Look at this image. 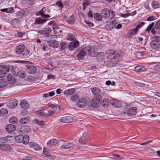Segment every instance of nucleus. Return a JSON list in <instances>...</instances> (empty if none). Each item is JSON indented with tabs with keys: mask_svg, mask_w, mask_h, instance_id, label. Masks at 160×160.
Segmentation results:
<instances>
[{
	"mask_svg": "<svg viewBox=\"0 0 160 160\" xmlns=\"http://www.w3.org/2000/svg\"><path fill=\"white\" fill-rule=\"evenodd\" d=\"M35 67L33 66L28 65L27 66L26 71L29 74H33L36 71Z\"/></svg>",
	"mask_w": 160,
	"mask_h": 160,
	"instance_id": "12",
	"label": "nucleus"
},
{
	"mask_svg": "<svg viewBox=\"0 0 160 160\" xmlns=\"http://www.w3.org/2000/svg\"><path fill=\"white\" fill-rule=\"evenodd\" d=\"M36 114L38 115L45 117L46 116V112H44L42 110H38L36 112Z\"/></svg>",
	"mask_w": 160,
	"mask_h": 160,
	"instance_id": "36",
	"label": "nucleus"
},
{
	"mask_svg": "<svg viewBox=\"0 0 160 160\" xmlns=\"http://www.w3.org/2000/svg\"><path fill=\"white\" fill-rule=\"evenodd\" d=\"M91 89L92 93L94 95H96L99 93L100 90L98 88H91Z\"/></svg>",
	"mask_w": 160,
	"mask_h": 160,
	"instance_id": "45",
	"label": "nucleus"
},
{
	"mask_svg": "<svg viewBox=\"0 0 160 160\" xmlns=\"http://www.w3.org/2000/svg\"><path fill=\"white\" fill-rule=\"evenodd\" d=\"M155 70L158 72H160V63L156 65L154 67Z\"/></svg>",
	"mask_w": 160,
	"mask_h": 160,
	"instance_id": "60",
	"label": "nucleus"
},
{
	"mask_svg": "<svg viewBox=\"0 0 160 160\" xmlns=\"http://www.w3.org/2000/svg\"><path fill=\"white\" fill-rule=\"evenodd\" d=\"M16 128V126L12 124H9L7 125L6 127V131L9 133L14 131Z\"/></svg>",
	"mask_w": 160,
	"mask_h": 160,
	"instance_id": "18",
	"label": "nucleus"
},
{
	"mask_svg": "<svg viewBox=\"0 0 160 160\" xmlns=\"http://www.w3.org/2000/svg\"><path fill=\"white\" fill-rule=\"evenodd\" d=\"M57 105H54L53 104H51L48 105V106L52 109L55 108L56 109H57Z\"/></svg>",
	"mask_w": 160,
	"mask_h": 160,
	"instance_id": "63",
	"label": "nucleus"
},
{
	"mask_svg": "<svg viewBox=\"0 0 160 160\" xmlns=\"http://www.w3.org/2000/svg\"><path fill=\"white\" fill-rule=\"evenodd\" d=\"M107 61L106 63V65L109 68L115 66L118 62V60L117 59H116L115 61H113V59Z\"/></svg>",
	"mask_w": 160,
	"mask_h": 160,
	"instance_id": "10",
	"label": "nucleus"
},
{
	"mask_svg": "<svg viewBox=\"0 0 160 160\" xmlns=\"http://www.w3.org/2000/svg\"><path fill=\"white\" fill-rule=\"evenodd\" d=\"M47 20L41 18H37L35 22V24H42L46 22Z\"/></svg>",
	"mask_w": 160,
	"mask_h": 160,
	"instance_id": "24",
	"label": "nucleus"
},
{
	"mask_svg": "<svg viewBox=\"0 0 160 160\" xmlns=\"http://www.w3.org/2000/svg\"><path fill=\"white\" fill-rule=\"evenodd\" d=\"M72 121V118L69 116H66L63 117L60 120V122L65 123H69Z\"/></svg>",
	"mask_w": 160,
	"mask_h": 160,
	"instance_id": "16",
	"label": "nucleus"
},
{
	"mask_svg": "<svg viewBox=\"0 0 160 160\" xmlns=\"http://www.w3.org/2000/svg\"><path fill=\"white\" fill-rule=\"evenodd\" d=\"M10 148V147L8 145L0 144V150H2L3 151L6 150V149Z\"/></svg>",
	"mask_w": 160,
	"mask_h": 160,
	"instance_id": "43",
	"label": "nucleus"
},
{
	"mask_svg": "<svg viewBox=\"0 0 160 160\" xmlns=\"http://www.w3.org/2000/svg\"><path fill=\"white\" fill-rule=\"evenodd\" d=\"M75 91V89L74 88H72L66 90L64 92V93L67 96H70L74 93Z\"/></svg>",
	"mask_w": 160,
	"mask_h": 160,
	"instance_id": "22",
	"label": "nucleus"
},
{
	"mask_svg": "<svg viewBox=\"0 0 160 160\" xmlns=\"http://www.w3.org/2000/svg\"><path fill=\"white\" fill-rule=\"evenodd\" d=\"M23 136L22 135L17 136L15 137L16 141L18 143L22 142H23Z\"/></svg>",
	"mask_w": 160,
	"mask_h": 160,
	"instance_id": "30",
	"label": "nucleus"
},
{
	"mask_svg": "<svg viewBox=\"0 0 160 160\" xmlns=\"http://www.w3.org/2000/svg\"><path fill=\"white\" fill-rule=\"evenodd\" d=\"M87 100L85 98H81L79 99L77 102V105L80 108H84L87 104Z\"/></svg>",
	"mask_w": 160,
	"mask_h": 160,
	"instance_id": "6",
	"label": "nucleus"
},
{
	"mask_svg": "<svg viewBox=\"0 0 160 160\" xmlns=\"http://www.w3.org/2000/svg\"><path fill=\"white\" fill-rule=\"evenodd\" d=\"M101 15L105 18H108L110 16L109 10L107 8L103 9L101 12Z\"/></svg>",
	"mask_w": 160,
	"mask_h": 160,
	"instance_id": "11",
	"label": "nucleus"
},
{
	"mask_svg": "<svg viewBox=\"0 0 160 160\" xmlns=\"http://www.w3.org/2000/svg\"><path fill=\"white\" fill-rule=\"evenodd\" d=\"M135 71L137 72H144L146 70V69L143 66H138L135 68Z\"/></svg>",
	"mask_w": 160,
	"mask_h": 160,
	"instance_id": "25",
	"label": "nucleus"
},
{
	"mask_svg": "<svg viewBox=\"0 0 160 160\" xmlns=\"http://www.w3.org/2000/svg\"><path fill=\"white\" fill-rule=\"evenodd\" d=\"M75 38V36L72 33L68 34L67 37V39L70 41L73 40Z\"/></svg>",
	"mask_w": 160,
	"mask_h": 160,
	"instance_id": "46",
	"label": "nucleus"
},
{
	"mask_svg": "<svg viewBox=\"0 0 160 160\" xmlns=\"http://www.w3.org/2000/svg\"><path fill=\"white\" fill-rule=\"evenodd\" d=\"M85 23L87 24L89 26L92 27L93 25V24L88 21H85Z\"/></svg>",
	"mask_w": 160,
	"mask_h": 160,
	"instance_id": "62",
	"label": "nucleus"
},
{
	"mask_svg": "<svg viewBox=\"0 0 160 160\" xmlns=\"http://www.w3.org/2000/svg\"><path fill=\"white\" fill-rule=\"evenodd\" d=\"M51 28L47 27L44 28L43 29L39 30L38 32L41 34L46 36L48 37L49 36V34L52 31Z\"/></svg>",
	"mask_w": 160,
	"mask_h": 160,
	"instance_id": "8",
	"label": "nucleus"
},
{
	"mask_svg": "<svg viewBox=\"0 0 160 160\" xmlns=\"http://www.w3.org/2000/svg\"><path fill=\"white\" fill-rule=\"evenodd\" d=\"M116 23L114 22H111L105 25V28L107 30L112 29L115 25Z\"/></svg>",
	"mask_w": 160,
	"mask_h": 160,
	"instance_id": "23",
	"label": "nucleus"
},
{
	"mask_svg": "<svg viewBox=\"0 0 160 160\" xmlns=\"http://www.w3.org/2000/svg\"><path fill=\"white\" fill-rule=\"evenodd\" d=\"M12 137L11 136H7L6 137H2L0 138V140L1 142L3 143H6L10 140V138H11Z\"/></svg>",
	"mask_w": 160,
	"mask_h": 160,
	"instance_id": "32",
	"label": "nucleus"
},
{
	"mask_svg": "<svg viewBox=\"0 0 160 160\" xmlns=\"http://www.w3.org/2000/svg\"><path fill=\"white\" fill-rule=\"evenodd\" d=\"M79 43L78 41L75 42H71L69 45L68 48L71 51H72L74 49L77 48L79 45Z\"/></svg>",
	"mask_w": 160,
	"mask_h": 160,
	"instance_id": "15",
	"label": "nucleus"
},
{
	"mask_svg": "<svg viewBox=\"0 0 160 160\" xmlns=\"http://www.w3.org/2000/svg\"><path fill=\"white\" fill-rule=\"evenodd\" d=\"M55 111L53 110H51L50 111H47L46 113V117H48L49 116H52V115L55 113Z\"/></svg>",
	"mask_w": 160,
	"mask_h": 160,
	"instance_id": "47",
	"label": "nucleus"
},
{
	"mask_svg": "<svg viewBox=\"0 0 160 160\" xmlns=\"http://www.w3.org/2000/svg\"><path fill=\"white\" fill-rule=\"evenodd\" d=\"M7 85V81L5 79L0 78V88H2L5 87Z\"/></svg>",
	"mask_w": 160,
	"mask_h": 160,
	"instance_id": "28",
	"label": "nucleus"
},
{
	"mask_svg": "<svg viewBox=\"0 0 160 160\" xmlns=\"http://www.w3.org/2000/svg\"><path fill=\"white\" fill-rule=\"evenodd\" d=\"M57 143V140L56 139H53L48 142L47 145L49 147H51L52 146L55 145Z\"/></svg>",
	"mask_w": 160,
	"mask_h": 160,
	"instance_id": "27",
	"label": "nucleus"
},
{
	"mask_svg": "<svg viewBox=\"0 0 160 160\" xmlns=\"http://www.w3.org/2000/svg\"><path fill=\"white\" fill-rule=\"evenodd\" d=\"M49 46L54 48H56L59 46L58 42L55 40H51L49 42Z\"/></svg>",
	"mask_w": 160,
	"mask_h": 160,
	"instance_id": "20",
	"label": "nucleus"
},
{
	"mask_svg": "<svg viewBox=\"0 0 160 160\" xmlns=\"http://www.w3.org/2000/svg\"><path fill=\"white\" fill-rule=\"evenodd\" d=\"M145 25V23L144 22H141L139 23L136 26V28H137V29L139 30L140 28H141L142 26Z\"/></svg>",
	"mask_w": 160,
	"mask_h": 160,
	"instance_id": "56",
	"label": "nucleus"
},
{
	"mask_svg": "<svg viewBox=\"0 0 160 160\" xmlns=\"http://www.w3.org/2000/svg\"><path fill=\"white\" fill-rule=\"evenodd\" d=\"M156 19L155 17L154 16H152L148 17L147 20L148 21H152Z\"/></svg>",
	"mask_w": 160,
	"mask_h": 160,
	"instance_id": "58",
	"label": "nucleus"
},
{
	"mask_svg": "<svg viewBox=\"0 0 160 160\" xmlns=\"http://www.w3.org/2000/svg\"><path fill=\"white\" fill-rule=\"evenodd\" d=\"M19 20L17 18H15L13 19L11 22V23L12 24H15L16 23H18L19 22Z\"/></svg>",
	"mask_w": 160,
	"mask_h": 160,
	"instance_id": "59",
	"label": "nucleus"
},
{
	"mask_svg": "<svg viewBox=\"0 0 160 160\" xmlns=\"http://www.w3.org/2000/svg\"><path fill=\"white\" fill-rule=\"evenodd\" d=\"M29 137L28 135H25L23 136V142L22 143L24 144H27L28 143L29 141Z\"/></svg>",
	"mask_w": 160,
	"mask_h": 160,
	"instance_id": "40",
	"label": "nucleus"
},
{
	"mask_svg": "<svg viewBox=\"0 0 160 160\" xmlns=\"http://www.w3.org/2000/svg\"><path fill=\"white\" fill-rule=\"evenodd\" d=\"M16 81L15 78L13 77L12 79L8 82V83L11 84H13L15 83Z\"/></svg>",
	"mask_w": 160,
	"mask_h": 160,
	"instance_id": "61",
	"label": "nucleus"
},
{
	"mask_svg": "<svg viewBox=\"0 0 160 160\" xmlns=\"http://www.w3.org/2000/svg\"><path fill=\"white\" fill-rule=\"evenodd\" d=\"M18 119L16 117H13L9 119V122L12 124H14L15 123H17Z\"/></svg>",
	"mask_w": 160,
	"mask_h": 160,
	"instance_id": "41",
	"label": "nucleus"
},
{
	"mask_svg": "<svg viewBox=\"0 0 160 160\" xmlns=\"http://www.w3.org/2000/svg\"><path fill=\"white\" fill-rule=\"evenodd\" d=\"M90 4V3L88 0L84 1L83 3V9L85 10V8Z\"/></svg>",
	"mask_w": 160,
	"mask_h": 160,
	"instance_id": "51",
	"label": "nucleus"
},
{
	"mask_svg": "<svg viewBox=\"0 0 160 160\" xmlns=\"http://www.w3.org/2000/svg\"><path fill=\"white\" fill-rule=\"evenodd\" d=\"M152 142V141H147V142H143L142 143H141L140 144L141 145H146L151 143V142Z\"/></svg>",
	"mask_w": 160,
	"mask_h": 160,
	"instance_id": "64",
	"label": "nucleus"
},
{
	"mask_svg": "<svg viewBox=\"0 0 160 160\" xmlns=\"http://www.w3.org/2000/svg\"><path fill=\"white\" fill-rule=\"evenodd\" d=\"M154 22H152L151 24H149L145 30V31L148 32H149L154 26Z\"/></svg>",
	"mask_w": 160,
	"mask_h": 160,
	"instance_id": "50",
	"label": "nucleus"
},
{
	"mask_svg": "<svg viewBox=\"0 0 160 160\" xmlns=\"http://www.w3.org/2000/svg\"><path fill=\"white\" fill-rule=\"evenodd\" d=\"M52 29L53 30H54V34H56L57 33H58L57 30L58 31L59 30L60 28H59L56 25H53L52 27Z\"/></svg>",
	"mask_w": 160,
	"mask_h": 160,
	"instance_id": "53",
	"label": "nucleus"
},
{
	"mask_svg": "<svg viewBox=\"0 0 160 160\" xmlns=\"http://www.w3.org/2000/svg\"><path fill=\"white\" fill-rule=\"evenodd\" d=\"M15 52L17 54L23 58H27L29 55L30 51L25 48L24 44H21L18 46L15 49Z\"/></svg>",
	"mask_w": 160,
	"mask_h": 160,
	"instance_id": "1",
	"label": "nucleus"
},
{
	"mask_svg": "<svg viewBox=\"0 0 160 160\" xmlns=\"http://www.w3.org/2000/svg\"><path fill=\"white\" fill-rule=\"evenodd\" d=\"M20 105L22 108L25 109L28 108L29 107V105L28 102L25 100L21 101L20 103Z\"/></svg>",
	"mask_w": 160,
	"mask_h": 160,
	"instance_id": "19",
	"label": "nucleus"
},
{
	"mask_svg": "<svg viewBox=\"0 0 160 160\" xmlns=\"http://www.w3.org/2000/svg\"><path fill=\"white\" fill-rule=\"evenodd\" d=\"M74 145L72 143L67 141L64 142L63 145H62L61 147L63 149H68L73 147Z\"/></svg>",
	"mask_w": 160,
	"mask_h": 160,
	"instance_id": "14",
	"label": "nucleus"
},
{
	"mask_svg": "<svg viewBox=\"0 0 160 160\" xmlns=\"http://www.w3.org/2000/svg\"><path fill=\"white\" fill-rule=\"evenodd\" d=\"M18 75L19 78H24L25 77V73L22 72H18Z\"/></svg>",
	"mask_w": 160,
	"mask_h": 160,
	"instance_id": "54",
	"label": "nucleus"
},
{
	"mask_svg": "<svg viewBox=\"0 0 160 160\" xmlns=\"http://www.w3.org/2000/svg\"><path fill=\"white\" fill-rule=\"evenodd\" d=\"M137 110V109L136 107H133L129 108L124 112L129 116H132L136 114Z\"/></svg>",
	"mask_w": 160,
	"mask_h": 160,
	"instance_id": "7",
	"label": "nucleus"
},
{
	"mask_svg": "<svg viewBox=\"0 0 160 160\" xmlns=\"http://www.w3.org/2000/svg\"><path fill=\"white\" fill-rule=\"evenodd\" d=\"M86 50V48H83L80 53L77 55V57L79 59L82 60L84 58L85 56L87 55Z\"/></svg>",
	"mask_w": 160,
	"mask_h": 160,
	"instance_id": "13",
	"label": "nucleus"
},
{
	"mask_svg": "<svg viewBox=\"0 0 160 160\" xmlns=\"http://www.w3.org/2000/svg\"><path fill=\"white\" fill-rule=\"evenodd\" d=\"M87 139L84 136H82L79 140L78 142L81 144H85L87 143Z\"/></svg>",
	"mask_w": 160,
	"mask_h": 160,
	"instance_id": "29",
	"label": "nucleus"
},
{
	"mask_svg": "<svg viewBox=\"0 0 160 160\" xmlns=\"http://www.w3.org/2000/svg\"><path fill=\"white\" fill-rule=\"evenodd\" d=\"M36 15H41V16H42V17H43L44 18H47L50 17V16L49 15H48V14L46 15V14H44L43 13V12H42V10H41L40 11H39V12H37L36 13Z\"/></svg>",
	"mask_w": 160,
	"mask_h": 160,
	"instance_id": "38",
	"label": "nucleus"
},
{
	"mask_svg": "<svg viewBox=\"0 0 160 160\" xmlns=\"http://www.w3.org/2000/svg\"><path fill=\"white\" fill-rule=\"evenodd\" d=\"M137 28H136L131 29L130 31V33L132 35H135L138 31V29H136Z\"/></svg>",
	"mask_w": 160,
	"mask_h": 160,
	"instance_id": "52",
	"label": "nucleus"
},
{
	"mask_svg": "<svg viewBox=\"0 0 160 160\" xmlns=\"http://www.w3.org/2000/svg\"><path fill=\"white\" fill-rule=\"evenodd\" d=\"M8 113V111L7 109L4 108L0 109V116H3Z\"/></svg>",
	"mask_w": 160,
	"mask_h": 160,
	"instance_id": "35",
	"label": "nucleus"
},
{
	"mask_svg": "<svg viewBox=\"0 0 160 160\" xmlns=\"http://www.w3.org/2000/svg\"><path fill=\"white\" fill-rule=\"evenodd\" d=\"M56 4L57 5L61 8H62L63 7V5L62 3V1L61 0H59V1L57 2Z\"/></svg>",
	"mask_w": 160,
	"mask_h": 160,
	"instance_id": "57",
	"label": "nucleus"
},
{
	"mask_svg": "<svg viewBox=\"0 0 160 160\" xmlns=\"http://www.w3.org/2000/svg\"><path fill=\"white\" fill-rule=\"evenodd\" d=\"M9 71V67L6 65L0 66V77H4L6 74Z\"/></svg>",
	"mask_w": 160,
	"mask_h": 160,
	"instance_id": "5",
	"label": "nucleus"
},
{
	"mask_svg": "<svg viewBox=\"0 0 160 160\" xmlns=\"http://www.w3.org/2000/svg\"><path fill=\"white\" fill-rule=\"evenodd\" d=\"M79 98L78 95L77 94H73L71 96L70 98V100L72 102H75L78 100Z\"/></svg>",
	"mask_w": 160,
	"mask_h": 160,
	"instance_id": "34",
	"label": "nucleus"
},
{
	"mask_svg": "<svg viewBox=\"0 0 160 160\" xmlns=\"http://www.w3.org/2000/svg\"><path fill=\"white\" fill-rule=\"evenodd\" d=\"M29 145L31 148H32L36 150H41V147L38 144L34 142H31L29 143Z\"/></svg>",
	"mask_w": 160,
	"mask_h": 160,
	"instance_id": "17",
	"label": "nucleus"
},
{
	"mask_svg": "<svg viewBox=\"0 0 160 160\" xmlns=\"http://www.w3.org/2000/svg\"><path fill=\"white\" fill-rule=\"evenodd\" d=\"M68 23L72 25L75 23V18L72 15L70 17L68 20Z\"/></svg>",
	"mask_w": 160,
	"mask_h": 160,
	"instance_id": "39",
	"label": "nucleus"
},
{
	"mask_svg": "<svg viewBox=\"0 0 160 160\" xmlns=\"http://www.w3.org/2000/svg\"><path fill=\"white\" fill-rule=\"evenodd\" d=\"M110 102L111 104L113 106L117 108L120 107L119 102L117 99H112V100Z\"/></svg>",
	"mask_w": 160,
	"mask_h": 160,
	"instance_id": "26",
	"label": "nucleus"
},
{
	"mask_svg": "<svg viewBox=\"0 0 160 160\" xmlns=\"http://www.w3.org/2000/svg\"><path fill=\"white\" fill-rule=\"evenodd\" d=\"M34 122L40 125H43L44 124V122L43 121H39L38 119H35L34 120Z\"/></svg>",
	"mask_w": 160,
	"mask_h": 160,
	"instance_id": "49",
	"label": "nucleus"
},
{
	"mask_svg": "<svg viewBox=\"0 0 160 160\" xmlns=\"http://www.w3.org/2000/svg\"><path fill=\"white\" fill-rule=\"evenodd\" d=\"M94 18L96 20L100 21L102 20V16L99 13H97L94 14Z\"/></svg>",
	"mask_w": 160,
	"mask_h": 160,
	"instance_id": "31",
	"label": "nucleus"
},
{
	"mask_svg": "<svg viewBox=\"0 0 160 160\" xmlns=\"http://www.w3.org/2000/svg\"><path fill=\"white\" fill-rule=\"evenodd\" d=\"M107 57L108 59L110 60L114 59H117L120 57L121 55L116 52L114 50H111L106 52Z\"/></svg>",
	"mask_w": 160,
	"mask_h": 160,
	"instance_id": "3",
	"label": "nucleus"
},
{
	"mask_svg": "<svg viewBox=\"0 0 160 160\" xmlns=\"http://www.w3.org/2000/svg\"><path fill=\"white\" fill-rule=\"evenodd\" d=\"M17 17L19 18H22L24 16L25 12L23 11L18 12Z\"/></svg>",
	"mask_w": 160,
	"mask_h": 160,
	"instance_id": "42",
	"label": "nucleus"
},
{
	"mask_svg": "<svg viewBox=\"0 0 160 160\" xmlns=\"http://www.w3.org/2000/svg\"><path fill=\"white\" fill-rule=\"evenodd\" d=\"M151 4L152 7L154 9L157 8L159 7L158 3V2L156 1H153Z\"/></svg>",
	"mask_w": 160,
	"mask_h": 160,
	"instance_id": "48",
	"label": "nucleus"
},
{
	"mask_svg": "<svg viewBox=\"0 0 160 160\" xmlns=\"http://www.w3.org/2000/svg\"><path fill=\"white\" fill-rule=\"evenodd\" d=\"M102 100V97L100 95H98L94 97L91 101L92 107L93 108L99 107Z\"/></svg>",
	"mask_w": 160,
	"mask_h": 160,
	"instance_id": "2",
	"label": "nucleus"
},
{
	"mask_svg": "<svg viewBox=\"0 0 160 160\" xmlns=\"http://www.w3.org/2000/svg\"><path fill=\"white\" fill-rule=\"evenodd\" d=\"M86 53L87 54H88L89 55L93 57L95 54V52L91 48H90L89 49L86 48Z\"/></svg>",
	"mask_w": 160,
	"mask_h": 160,
	"instance_id": "33",
	"label": "nucleus"
},
{
	"mask_svg": "<svg viewBox=\"0 0 160 160\" xmlns=\"http://www.w3.org/2000/svg\"><path fill=\"white\" fill-rule=\"evenodd\" d=\"M18 101L15 99H13L9 102V104L10 108H14L18 105Z\"/></svg>",
	"mask_w": 160,
	"mask_h": 160,
	"instance_id": "21",
	"label": "nucleus"
},
{
	"mask_svg": "<svg viewBox=\"0 0 160 160\" xmlns=\"http://www.w3.org/2000/svg\"><path fill=\"white\" fill-rule=\"evenodd\" d=\"M29 122V118L27 117L22 118L20 120V122L22 124H25L26 123L28 122Z\"/></svg>",
	"mask_w": 160,
	"mask_h": 160,
	"instance_id": "37",
	"label": "nucleus"
},
{
	"mask_svg": "<svg viewBox=\"0 0 160 160\" xmlns=\"http://www.w3.org/2000/svg\"><path fill=\"white\" fill-rule=\"evenodd\" d=\"M31 131V128L29 126H23L19 129V131L22 133L25 134Z\"/></svg>",
	"mask_w": 160,
	"mask_h": 160,
	"instance_id": "9",
	"label": "nucleus"
},
{
	"mask_svg": "<svg viewBox=\"0 0 160 160\" xmlns=\"http://www.w3.org/2000/svg\"><path fill=\"white\" fill-rule=\"evenodd\" d=\"M155 38V39L152 40L149 44L152 48L156 50L159 48L160 43L158 39H156V38Z\"/></svg>",
	"mask_w": 160,
	"mask_h": 160,
	"instance_id": "4",
	"label": "nucleus"
},
{
	"mask_svg": "<svg viewBox=\"0 0 160 160\" xmlns=\"http://www.w3.org/2000/svg\"><path fill=\"white\" fill-rule=\"evenodd\" d=\"M154 27L157 30L160 29V20L158 21L156 23Z\"/></svg>",
	"mask_w": 160,
	"mask_h": 160,
	"instance_id": "55",
	"label": "nucleus"
},
{
	"mask_svg": "<svg viewBox=\"0 0 160 160\" xmlns=\"http://www.w3.org/2000/svg\"><path fill=\"white\" fill-rule=\"evenodd\" d=\"M67 47V44L65 42H62L60 44V48L61 50H63Z\"/></svg>",
	"mask_w": 160,
	"mask_h": 160,
	"instance_id": "44",
	"label": "nucleus"
}]
</instances>
